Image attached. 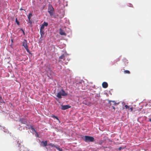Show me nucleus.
<instances>
[{
    "mask_svg": "<svg viewBox=\"0 0 151 151\" xmlns=\"http://www.w3.org/2000/svg\"><path fill=\"white\" fill-rule=\"evenodd\" d=\"M103 142V141L102 140H101L99 141V145H101Z\"/></svg>",
    "mask_w": 151,
    "mask_h": 151,
    "instance_id": "nucleus-23",
    "label": "nucleus"
},
{
    "mask_svg": "<svg viewBox=\"0 0 151 151\" xmlns=\"http://www.w3.org/2000/svg\"><path fill=\"white\" fill-rule=\"evenodd\" d=\"M68 95V94L63 89H62L61 91L58 92L57 96L59 99L62 98V96H65Z\"/></svg>",
    "mask_w": 151,
    "mask_h": 151,
    "instance_id": "nucleus-2",
    "label": "nucleus"
},
{
    "mask_svg": "<svg viewBox=\"0 0 151 151\" xmlns=\"http://www.w3.org/2000/svg\"><path fill=\"white\" fill-rule=\"evenodd\" d=\"M130 110L131 111H133V107H131L130 108Z\"/></svg>",
    "mask_w": 151,
    "mask_h": 151,
    "instance_id": "nucleus-26",
    "label": "nucleus"
},
{
    "mask_svg": "<svg viewBox=\"0 0 151 151\" xmlns=\"http://www.w3.org/2000/svg\"><path fill=\"white\" fill-rule=\"evenodd\" d=\"M15 22L17 23V24L19 25V22L18 21L17 18H16L15 19Z\"/></svg>",
    "mask_w": 151,
    "mask_h": 151,
    "instance_id": "nucleus-19",
    "label": "nucleus"
},
{
    "mask_svg": "<svg viewBox=\"0 0 151 151\" xmlns=\"http://www.w3.org/2000/svg\"><path fill=\"white\" fill-rule=\"evenodd\" d=\"M66 56H67V55L66 54H63L59 57V58L61 59H63V60H65V57Z\"/></svg>",
    "mask_w": 151,
    "mask_h": 151,
    "instance_id": "nucleus-9",
    "label": "nucleus"
},
{
    "mask_svg": "<svg viewBox=\"0 0 151 151\" xmlns=\"http://www.w3.org/2000/svg\"><path fill=\"white\" fill-rule=\"evenodd\" d=\"M48 12L49 13L50 16H52L54 14V9L52 5L49 4L48 5Z\"/></svg>",
    "mask_w": 151,
    "mask_h": 151,
    "instance_id": "nucleus-3",
    "label": "nucleus"
},
{
    "mask_svg": "<svg viewBox=\"0 0 151 151\" xmlns=\"http://www.w3.org/2000/svg\"><path fill=\"white\" fill-rule=\"evenodd\" d=\"M25 128L26 129H31L32 130V131H35V129L33 127V126L31 125L27 124L25 127Z\"/></svg>",
    "mask_w": 151,
    "mask_h": 151,
    "instance_id": "nucleus-4",
    "label": "nucleus"
},
{
    "mask_svg": "<svg viewBox=\"0 0 151 151\" xmlns=\"http://www.w3.org/2000/svg\"><path fill=\"white\" fill-rule=\"evenodd\" d=\"M20 10H23V9H22V8H20Z\"/></svg>",
    "mask_w": 151,
    "mask_h": 151,
    "instance_id": "nucleus-28",
    "label": "nucleus"
},
{
    "mask_svg": "<svg viewBox=\"0 0 151 151\" xmlns=\"http://www.w3.org/2000/svg\"><path fill=\"white\" fill-rule=\"evenodd\" d=\"M51 117H52L55 118V119H56L58 120H59L57 116H56L53 115H52L51 116Z\"/></svg>",
    "mask_w": 151,
    "mask_h": 151,
    "instance_id": "nucleus-17",
    "label": "nucleus"
},
{
    "mask_svg": "<svg viewBox=\"0 0 151 151\" xmlns=\"http://www.w3.org/2000/svg\"><path fill=\"white\" fill-rule=\"evenodd\" d=\"M124 73L125 74H130V72L129 70H125L124 71Z\"/></svg>",
    "mask_w": 151,
    "mask_h": 151,
    "instance_id": "nucleus-18",
    "label": "nucleus"
},
{
    "mask_svg": "<svg viewBox=\"0 0 151 151\" xmlns=\"http://www.w3.org/2000/svg\"><path fill=\"white\" fill-rule=\"evenodd\" d=\"M59 30L60 31L59 33L60 35H65V36L66 35V33H65L61 29H60Z\"/></svg>",
    "mask_w": 151,
    "mask_h": 151,
    "instance_id": "nucleus-8",
    "label": "nucleus"
},
{
    "mask_svg": "<svg viewBox=\"0 0 151 151\" xmlns=\"http://www.w3.org/2000/svg\"><path fill=\"white\" fill-rule=\"evenodd\" d=\"M40 33L41 34V36H42L44 34V30H42L40 29Z\"/></svg>",
    "mask_w": 151,
    "mask_h": 151,
    "instance_id": "nucleus-12",
    "label": "nucleus"
},
{
    "mask_svg": "<svg viewBox=\"0 0 151 151\" xmlns=\"http://www.w3.org/2000/svg\"><path fill=\"white\" fill-rule=\"evenodd\" d=\"M12 42H13V40H12Z\"/></svg>",
    "mask_w": 151,
    "mask_h": 151,
    "instance_id": "nucleus-33",
    "label": "nucleus"
},
{
    "mask_svg": "<svg viewBox=\"0 0 151 151\" xmlns=\"http://www.w3.org/2000/svg\"><path fill=\"white\" fill-rule=\"evenodd\" d=\"M29 23L30 24H31L32 23V21L30 20V19H29Z\"/></svg>",
    "mask_w": 151,
    "mask_h": 151,
    "instance_id": "nucleus-25",
    "label": "nucleus"
},
{
    "mask_svg": "<svg viewBox=\"0 0 151 151\" xmlns=\"http://www.w3.org/2000/svg\"><path fill=\"white\" fill-rule=\"evenodd\" d=\"M124 60L125 61H127V60L126 59H125Z\"/></svg>",
    "mask_w": 151,
    "mask_h": 151,
    "instance_id": "nucleus-31",
    "label": "nucleus"
},
{
    "mask_svg": "<svg viewBox=\"0 0 151 151\" xmlns=\"http://www.w3.org/2000/svg\"><path fill=\"white\" fill-rule=\"evenodd\" d=\"M33 131L34 132L36 133V134H35L36 136L37 137H39V134H38L37 132H36V131L35 130V131Z\"/></svg>",
    "mask_w": 151,
    "mask_h": 151,
    "instance_id": "nucleus-22",
    "label": "nucleus"
},
{
    "mask_svg": "<svg viewBox=\"0 0 151 151\" xmlns=\"http://www.w3.org/2000/svg\"><path fill=\"white\" fill-rule=\"evenodd\" d=\"M27 51V52H29V53H30V51H29V50L28 49V47H26L25 48Z\"/></svg>",
    "mask_w": 151,
    "mask_h": 151,
    "instance_id": "nucleus-20",
    "label": "nucleus"
},
{
    "mask_svg": "<svg viewBox=\"0 0 151 151\" xmlns=\"http://www.w3.org/2000/svg\"><path fill=\"white\" fill-rule=\"evenodd\" d=\"M102 86L103 88H106L108 86V84L106 82H104L102 84Z\"/></svg>",
    "mask_w": 151,
    "mask_h": 151,
    "instance_id": "nucleus-10",
    "label": "nucleus"
},
{
    "mask_svg": "<svg viewBox=\"0 0 151 151\" xmlns=\"http://www.w3.org/2000/svg\"><path fill=\"white\" fill-rule=\"evenodd\" d=\"M48 145L52 147H55V148H56V147H57V146H56L54 144L52 143H50V144H49Z\"/></svg>",
    "mask_w": 151,
    "mask_h": 151,
    "instance_id": "nucleus-13",
    "label": "nucleus"
},
{
    "mask_svg": "<svg viewBox=\"0 0 151 151\" xmlns=\"http://www.w3.org/2000/svg\"><path fill=\"white\" fill-rule=\"evenodd\" d=\"M149 121L151 122V118H150L149 119Z\"/></svg>",
    "mask_w": 151,
    "mask_h": 151,
    "instance_id": "nucleus-29",
    "label": "nucleus"
},
{
    "mask_svg": "<svg viewBox=\"0 0 151 151\" xmlns=\"http://www.w3.org/2000/svg\"><path fill=\"white\" fill-rule=\"evenodd\" d=\"M20 121L23 124H27L26 122L24 121L23 119H21L20 120Z\"/></svg>",
    "mask_w": 151,
    "mask_h": 151,
    "instance_id": "nucleus-15",
    "label": "nucleus"
},
{
    "mask_svg": "<svg viewBox=\"0 0 151 151\" xmlns=\"http://www.w3.org/2000/svg\"><path fill=\"white\" fill-rule=\"evenodd\" d=\"M128 5L130 7H131L132 6V5L131 4H129Z\"/></svg>",
    "mask_w": 151,
    "mask_h": 151,
    "instance_id": "nucleus-24",
    "label": "nucleus"
},
{
    "mask_svg": "<svg viewBox=\"0 0 151 151\" xmlns=\"http://www.w3.org/2000/svg\"><path fill=\"white\" fill-rule=\"evenodd\" d=\"M19 151H21L20 150Z\"/></svg>",
    "mask_w": 151,
    "mask_h": 151,
    "instance_id": "nucleus-34",
    "label": "nucleus"
},
{
    "mask_svg": "<svg viewBox=\"0 0 151 151\" xmlns=\"http://www.w3.org/2000/svg\"><path fill=\"white\" fill-rule=\"evenodd\" d=\"M47 141H42L41 142V144H43V145H42V146L43 147H46L47 145Z\"/></svg>",
    "mask_w": 151,
    "mask_h": 151,
    "instance_id": "nucleus-11",
    "label": "nucleus"
},
{
    "mask_svg": "<svg viewBox=\"0 0 151 151\" xmlns=\"http://www.w3.org/2000/svg\"><path fill=\"white\" fill-rule=\"evenodd\" d=\"M22 46H24L25 48L28 47V46L27 45V41L26 40H24V41L22 42Z\"/></svg>",
    "mask_w": 151,
    "mask_h": 151,
    "instance_id": "nucleus-7",
    "label": "nucleus"
},
{
    "mask_svg": "<svg viewBox=\"0 0 151 151\" xmlns=\"http://www.w3.org/2000/svg\"><path fill=\"white\" fill-rule=\"evenodd\" d=\"M70 107L71 106L68 105H62L61 109L62 110H65Z\"/></svg>",
    "mask_w": 151,
    "mask_h": 151,
    "instance_id": "nucleus-6",
    "label": "nucleus"
},
{
    "mask_svg": "<svg viewBox=\"0 0 151 151\" xmlns=\"http://www.w3.org/2000/svg\"><path fill=\"white\" fill-rule=\"evenodd\" d=\"M83 140L86 142H93L95 139L94 137L91 136H85L82 137Z\"/></svg>",
    "mask_w": 151,
    "mask_h": 151,
    "instance_id": "nucleus-1",
    "label": "nucleus"
},
{
    "mask_svg": "<svg viewBox=\"0 0 151 151\" xmlns=\"http://www.w3.org/2000/svg\"><path fill=\"white\" fill-rule=\"evenodd\" d=\"M124 107H125V109H129V107L127 105H125Z\"/></svg>",
    "mask_w": 151,
    "mask_h": 151,
    "instance_id": "nucleus-21",
    "label": "nucleus"
},
{
    "mask_svg": "<svg viewBox=\"0 0 151 151\" xmlns=\"http://www.w3.org/2000/svg\"><path fill=\"white\" fill-rule=\"evenodd\" d=\"M113 109H115V108H114V107H113Z\"/></svg>",
    "mask_w": 151,
    "mask_h": 151,
    "instance_id": "nucleus-32",
    "label": "nucleus"
},
{
    "mask_svg": "<svg viewBox=\"0 0 151 151\" xmlns=\"http://www.w3.org/2000/svg\"><path fill=\"white\" fill-rule=\"evenodd\" d=\"M48 25V24L47 22H44L42 24L41 26L40 27V29L44 30L45 27H47Z\"/></svg>",
    "mask_w": 151,
    "mask_h": 151,
    "instance_id": "nucleus-5",
    "label": "nucleus"
},
{
    "mask_svg": "<svg viewBox=\"0 0 151 151\" xmlns=\"http://www.w3.org/2000/svg\"><path fill=\"white\" fill-rule=\"evenodd\" d=\"M122 148H121V147H120V148H119V150H121V149H122Z\"/></svg>",
    "mask_w": 151,
    "mask_h": 151,
    "instance_id": "nucleus-30",
    "label": "nucleus"
},
{
    "mask_svg": "<svg viewBox=\"0 0 151 151\" xmlns=\"http://www.w3.org/2000/svg\"><path fill=\"white\" fill-rule=\"evenodd\" d=\"M32 16V13H30L29 14L28 16V19H30L31 17Z\"/></svg>",
    "mask_w": 151,
    "mask_h": 151,
    "instance_id": "nucleus-16",
    "label": "nucleus"
},
{
    "mask_svg": "<svg viewBox=\"0 0 151 151\" xmlns=\"http://www.w3.org/2000/svg\"><path fill=\"white\" fill-rule=\"evenodd\" d=\"M56 148L59 151H63L62 148H60V146L58 145H57V147H56Z\"/></svg>",
    "mask_w": 151,
    "mask_h": 151,
    "instance_id": "nucleus-14",
    "label": "nucleus"
},
{
    "mask_svg": "<svg viewBox=\"0 0 151 151\" xmlns=\"http://www.w3.org/2000/svg\"><path fill=\"white\" fill-rule=\"evenodd\" d=\"M21 30H22V31L23 32V33L24 35H25V33H24V30L22 29H21Z\"/></svg>",
    "mask_w": 151,
    "mask_h": 151,
    "instance_id": "nucleus-27",
    "label": "nucleus"
}]
</instances>
